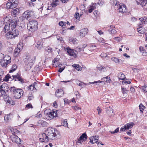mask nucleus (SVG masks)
<instances>
[{"label": "nucleus", "instance_id": "nucleus-57", "mask_svg": "<svg viewBox=\"0 0 147 147\" xmlns=\"http://www.w3.org/2000/svg\"><path fill=\"white\" fill-rule=\"evenodd\" d=\"M100 56L102 57H105L107 56V55L106 53H101L100 55Z\"/></svg>", "mask_w": 147, "mask_h": 147}, {"label": "nucleus", "instance_id": "nucleus-59", "mask_svg": "<svg viewBox=\"0 0 147 147\" xmlns=\"http://www.w3.org/2000/svg\"><path fill=\"white\" fill-rule=\"evenodd\" d=\"M59 26H62V27L64 28H65V26L63 25V22L60 21L59 22Z\"/></svg>", "mask_w": 147, "mask_h": 147}, {"label": "nucleus", "instance_id": "nucleus-35", "mask_svg": "<svg viewBox=\"0 0 147 147\" xmlns=\"http://www.w3.org/2000/svg\"><path fill=\"white\" fill-rule=\"evenodd\" d=\"M139 20L141 22L139 23V26L140 27H142L143 26V23L145 24V21L142 18H140Z\"/></svg>", "mask_w": 147, "mask_h": 147}, {"label": "nucleus", "instance_id": "nucleus-30", "mask_svg": "<svg viewBox=\"0 0 147 147\" xmlns=\"http://www.w3.org/2000/svg\"><path fill=\"white\" fill-rule=\"evenodd\" d=\"M37 84L36 82H34L31 85H30L29 87V89L31 91H33L34 89H36L35 86Z\"/></svg>", "mask_w": 147, "mask_h": 147}, {"label": "nucleus", "instance_id": "nucleus-52", "mask_svg": "<svg viewBox=\"0 0 147 147\" xmlns=\"http://www.w3.org/2000/svg\"><path fill=\"white\" fill-rule=\"evenodd\" d=\"M142 89L144 93H147V86H144L142 87Z\"/></svg>", "mask_w": 147, "mask_h": 147}, {"label": "nucleus", "instance_id": "nucleus-64", "mask_svg": "<svg viewBox=\"0 0 147 147\" xmlns=\"http://www.w3.org/2000/svg\"><path fill=\"white\" fill-rule=\"evenodd\" d=\"M44 122L42 120H39L38 121V123L39 125H42V123H44ZM45 123H46L45 122H44Z\"/></svg>", "mask_w": 147, "mask_h": 147}, {"label": "nucleus", "instance_id": "nucleus-28", "mask_svg": "<svg viewBox=\"0 0 147 147\" xmlns=\"http://www.w3.org/2000/svg\"><path fill=\"white\" fill-rule=\"evenodd\" d=\"M59 0H55L53 1L51 3V6L53 7H55L57 6L59 4Z\"/></svg>", "mask_w": 147, "mask_h": 147}, {"label": "nucleus", "instance_id": "nucleus-1", "mask_svg": "<svg viewBox=\"0 0 147 147\" xmlns=\"http://www.w3.org/2000/svg\"><path fill=\"white\" fill-rule=\"evenodd\" d=\"M3 22L5 24L3 31L6 32L9 30L15 29L17 24V21L15 20H11L9 16H6Z\"/></svg>", "mask_w": 147, "mask_h": 147}, {"label": "nucleus", "instance_id": "nucleus-23", "mask_svg": "<svg viewBox=\"0 0 147 147\" xmlns=\"http://www.w3.org/2000/svg\"><path fill=\"white\" fill-rule=\"evenodd\" d=\"M63 94L64 92L63 90L62 89H60L56 91L55 95L58 97H60L63 95Z\"/></svg>", "mask_w": 147, "mask_h": 147}, {"label": "nucleus", "instance_id": "nucleus-15", "mask_svg": "<svg viewBox=\"0 0 147 147\" xmlns=\"http://www.w3.org/2000/svg\"><path fill=\"white\" fill-rule=\"evenodd\" d=\"M87 138V136L85 133H84L80 137L76 142V144H81L84 141H85Z\"/></svg>", "mask_w": 147, "mask_h": 147}, {"label": "nucleus", "instance_id": "nucleus-4", "mask_svg": "<svg viewBox=\"0 0 147 147\" xmlns=\"http://www.w3.org/2000/svg\"><path fill=\"white\" fill-rule=\"evenodd\" d=\"M25 64L29 69H31L32 66L34 62V58L31 57L29 55H27L26 58L24 59Z\"/></svg>", "mask_w": 147, "mask_h": 147}, {"label": "nucleus", "instance_id": "nucleus-16", "mask_svg": "<svg viewBox=\"0 0 147 147\" xmlns=\"http://www.w3.org/2000/svg\"><path fill=\"white\" fill-rule=\"evenodd\" d=\"M99 139V136H92L90 138V142L94 144L97 143L98 146H99V142H98V140Z\"/></svg>", "mask_w": 147, "mask_h": 147}, {"label": "nucleus", "instance_id": "nucleus-44", "mask_svg": "<svg viewBox=\"0 0 147 147\" xmlns=\"http://www.w3.org/2000/svg\"><path fill=\"white\" fill-rule=\"evenodd\" d=\"M102 82V81H100V80L98 81H94L93 82H89V83L86 84L84 83L83 82V84H84V85H89L90 84H94L95 83H100Z\"/></svg>", "mask_w": 147, "mask_h": 147}, {"label": "nucleus", "instance_id": "nucleus-38", "mask_svg": "<svg viewBox=\"0 0 147 147\" xmlns=\"http://www.w3.org/2000/svg\"><path fill=\"white\" fill-rule=\"evenodd\" d=\"M90 48L89 50L90 51H94L96 49V46L93 44H91L90 45Z\"/></svg>", "mask_w": 147, "mask_h": 147}, {"label": "nucleus", "instance_id": "nucleus-58", "mask_svg": "<svg viewBox=\"0 0 147 147\" xmlns=\"http://www.w3.org/2000/svg\"><path fill=\"white\" fill-rule=\"evenodd\" d=\"M74 94H75L76 96L77 97H80V94L78 91L75 92H74Z\"/></svg>", "mask_w": 147, "mask_h": 147}, {"label": "nucleus", "instance_id": "nucleus-22", "mask_svg": "<svg viewBox=\"0 0 147 147\" xmlns=\"http://www.w3.org/2000/svg\"><path fill=\"white\" fill-rule=\"evenodd\" d=\"M43 43V40L40 39L37 42L36 45H35V47L38 49H40L42 47Z\"/></svg>", "mask_w": 147, "mask_h": 147}, {"label": "nucleus", "instance_id": "nucleus-2", "mask_svg": "<svg viewBox=\"0 0 147 147\" xmlns=\"http://www.w3.org/2000/svg\"><path fill=\"white\" fill-rule=\"evenodd\" d=\"M47 135L48 141L50 140H53L57 138L56 136L59 134V132L57 129H51L46 130Z\"/></svg>", "mask_w": 147, "mask_h": 147}, {"label": "nucleus", "instance_id": "nucleus-20", "mask_svg": "<svg viewBox=\"0 0 147 147\" xmlns=\"http://www.w3.org/2000/svg\"><path fill=\"white\" fill-rule=\"evenodd\" d=\"M88 32V29L86 28L82 29L80 31V35L81 37H84Z\"/></svg>", "mask_w": 147, "mask_h": 147}, {"label": "nucleus", "instance_id": "nucleus-63", "mask_svg": "<svg viewBox=\"0 0 147 147\" xmlns=\"http://www.w3.org/2000/svg\"><path fill=\"white\" fill-rule=\"evenodd\" d=\"M97 110L98 111V114H100L101 111V109L99 107H97Z\"/></svg>", "mask_w": 147, "mask_h": 147}, {"label": "nucleus", "instance_id": "nucleus-14", "mask_svg": "<svg viewBox=\"0 0 147 147\" xmlns=\"http://www.w3.org/2000/svg\"><path fill=\"white\" fill-rule=\"evenodd\" d=\"M118 7H116L119 10V12L121 13H124L127 11L126 6L122 3H120Z\"/></svg>", "mask_w": 147, "mask_h": 147}, {"label": "nucleus", "instance_id": "nucleus-62", "mask_svg": "<svg viewBox=\"0 0 147 147\" xmlns=\"http://www.w3.org/2000/svg\"><path fill=\"white\" fill-rule=\"evenodd\" d=\"M26 107L28 108V109H29L30 108H32V106L31 105V104L30 103H29V104L26 105Z\"/></svg>", "mask_w": 147, "mask_h": 147}, {"label": "nucleus", "instance_id": "nucleus-13", "mask_svg": "<svg viewBox=\"0 0 147 147\" xmlns=\"http://www.w3.org/2000/svg\"><path fill=\"white\" fill-rule=\"evenodd\" d=\"M33 15V12L32 11L27 10L25 11L23 14V17L24 18L28 20L31 18Z\"/></svg>", "mask_w": 147, "mask_h": 147}, {"label": "nucleus", "instance_id": "nucleus-33", "mask_svg": "<svg viewBox=\"0 0 147 147\" xmlns=\"http://www.w3.org/2000/svg\"><path fill=\"white\" fill-rule=\"evenodd\" d=\"M101 80L107 83L109 82L110 81H111L110 78L108 76L104 77L102 78Z\"/></svg>", "mask_w": 147, "mask_h": 147}, {"label": "nucleus", "instance_id": "nucleus-61", "mask_svg": "<svg viewBox=\"0 0 147 147\" xmlns=\"http://www.w3.org/2000/svg\"><path fill=\"white\" fill-rule=\"evenodd\" d=\"M4 57V55L2 53H0V61L3 60Z\"/></svg>", "mask_w": 147, "mask_h": 147}, {"label": "nucleus", "instance_id": "nucleus-8", "mask_svg": "<svg viewBox=\"0 0 147 147\" xmlns=\"http://www.w3.org/2000/svg\"><path fill=\"white\" fill-rule=\"evenodd\" d=\"M6 4V7L7 9H13L16 7L18 4L17 0H12Z\"/></svg>", "mask_w": 147, "mask_h": 147}, {"label": "nucleus", "instance_id": "nucleus-39", "mask_svg": "<svg viewBox=\"0 0 147 147\" xmlns=\"http://www.w3.org/2000/svg\"><path fill=\"white\" fill-rule=\"evenodd\" d=\"M112 60L115 62L116 63H119L120 61V60L115 57H113L111 58Z\"/></svg>", "mask_w": 147, "mask_h": 147}, {"label": "nucleus", "instance_id": "nucleus-51", "mask_svg": "<svg viewBox=\"0 0 147 147\" xmlns=\"http://www.w3.org/2000/svg\"><path fill=\"white\" fill-rule=\"evenodd\" d=\"M119 131V127L116 128L114 131H110L109 132L111 134H114L118 132Z\"/></svg>", "mask_w": 147, "mask_h": 147}, {"label": "nucleus", "instance_id": "nucleus-45", "mask_svg": "<svg viewBox=\"0 0 147 147\" xmlns=\"http://www.w3.org/2000/svg\"><path fill=\"white\" fill-rule=\"evenodd\" d=\"M11 78V77L10 75L8 74L5 76V78L3 79V81H8L9 79Z\"/></svg>", "mask_w": 147, "mask_h": 147}, {"label": "nucleus", "instance_id": "nucleus-9", "mask_svg": "<svg viewBox=\"0 0 147 147\" xmlns=\"http://www.w3.org/2000/svg\"><path fill=\"white\" fill-rule=\"evenodd\" d=\"M39 138L40 140L42 142H47L48 141L47 135L46 133V131L45 133H41L39 134Z\"/></svg>", "mask_w": 147, "mask_h": 147}, {"label": "nucleus", "instance_id": "nucleus-12", "mask_svg": "<svg viewBox=\"0 0 147 147\" xmlns=\"http://www.w3.org/2000/svg\"><path fill=\"white\" fill-rule=\"evenodd\" d=\"M65 50L67 52L69 55L73 56L74 57H76L77 52H78L76 50L75 51L74 50L71 49L69 48H66Z\"/></svg>", "mask_w": 147, "mask_h": 147}, {"label": "nucleus", "instance_id": "nucleus-6", "mask_svg": "<svg viewBox=\"0 0 147 147\" xmlns=\"http://www.w3.org/2000/svg\"><path fill=\"white\" fill-rule=\"evenodd\" d=\"M19 32L18 30L12 29L11 31L7 33L5 35L6 38L8 39H11L15 38V37L18 35Z\"/></svg>", "mask_w": 147, "mask_h": 147}, {"label": "nucleus", "instance_id": "nucleus-3", "mask_svg": "<svg viewBox=\"0 0 147 147\" xmlns=\"http://www.w3.org/2000/svg\"><path fill=\"white\" fill-rule=\"evenodd\" d=\"M10 90L11 92H13V96L16 99L20 98L24 93L22 89L17 88L14 87L10 88Z\"/></svg>", "mask_w": 147, "mask_h": 147}, {"label": "nucleus", "instance_id": "nucleus-42", "mask_svg": "<svg viewBox=\"0 0 147 147\" xmlns=\"http://www.w3.org/2000/svg\"><path fill=\"white\" fill-rule=\"evenodd\" d=\"M108 31L111 32V34H115L117 32V31L115 29H112L111 28L109 29Z\"/></svg>", "mask_w": 147, "mask_h": 147}, {"label": "nucleus", "instance_id": "nucleus-18", "mask_svg": "<svg viewBox=\"0 0 147 147\" xmlns=\"http://www.w3.org/2000/svg\"><path fill=\"white\" fill-rule=\"evenodd\" d=\"M6 84H3L1 85L0 86V96H3V95H5V94L6 93L5 91V89L3 88H5V87L6 86Z\"/></svg>", "mask_w": 147, "mask_h": 147}, {"label": "nucleus", "instance_id": "nucleus-37", "mask_svg": "<svg viewBox=\"0 0 147 147\" xmlns=\"http://www.w3.org/2000/svg\"><path fill=\"white\" fill-rule=\"evenodd\" d=\"M96 8V4L94 3L92 6H90V8L89 10V13H91Z\"/></svg>", "mask_w": 147, "mask_h": 147}, {"label": "nucleus", "instance_id": "nucleus-53", "mask_svg": "<svg viewBox=\"0 0 147 147\" xmlns=\"http://www.w3.org/2000/svg\"><path fill=\"white\" fill-rule=\"evenodd\" d=\"M131 83V80H129L128 81H123L122 83L123 84H129Z\"/></svg>", "mask_w": 147, "mask_h": 147}, {"label": "nucleus", "instance_id": "nucleus-29", "mask_svg": "<svg viewBox=\"0 0 147 147\" xmlns=\"http://www.w3.org/2000/svg\"><path fill=\"white\" fill-rule=\"evenodd\" d=\"M3 59L7 61V63H10L11 61V57L9 55H6L5 56H4V57L3 58Z\"/></svg>", "mask_w": 147, "mask_h": 147}, {"label": "nucleus", "instance_id": "nucleus-49", "mask_svg": "<svg viewBox=\"0 0 147 147\" xmlns=\"http://www.w3.org/2000/svg\"><path fill=\"white\" fill-rule=\"evenodd\" d=\"M139 107L140 111L142 112H143V111L144 110V108L145 107L141 104L139 106Z\"/></svg>", "mask_w": 147, "mask_h": 147}, {"label": "nucleus", "instance_id": "nucleus-60", "mask_svg": "<svg viewBox=\"0 0 147 147\" xmlns=\"http://www.w3.org/2000/svg\"><path fill=\"white\" fill-rule=\"evenodd\" d=\"M73 107L74 110H78L81 109V108L78 106H75Z\"/></svg>", "mask_w": 147, "mask_h": 147}, {"label": "nucleus", "instance_id": "nucleus-36", "mask_svg": "<svg viewBox=\"0 0 147 147\" xmlns=\"http://www.w3.org/2000/svg\"><path fill=\"white\" fill-rule=\"evenodd\" d=\"M69 41L75 44H77L78 42V40L76 38H70Z\"/></svg>", "mask_w": 147, "mask_h": 147}, {"label": "nucleus", "instance_id": "nucleus-40", "mask_svg": "<svg viewBox=\"0 0 147 147\" xmlns=\"http://www.w3.org/2000/svg\"><path fill=\"white\" fill-rule=\"evenodd\" d=\"M72 66L78 71H80L81 70V68L80 66L79 65L74 64Z\"/></svg>", "mask_w": 147, "mask_h": 147}, {"label": "nucleus", "instance_id": "nucleus-34", "mask_svg": "<svg viewBox=\"0 0 147 147\" xmlns=\"http://www.w3.org/2000/svg\"><path fill=\"white\" fill-rule=\"evenodd\" d=\"M139 3L142 6H144L147 3V0H139Z\"/></svg>", "mask_w": 147, "mask_h": 147}, {"label": "nucleus", "instance_id": "nucleus-5", "mask_svg": "<svg viewBox=\"0 0 147 147\" xmlns=\"http://www.w3.org/2000/svg\"><path fill=\"white\" fill-rule=\"evenodd\" d=\"M38 23L35 20H32L27 24V29L31 32H34L38 29Z\"/></svg>", "mask_w": 147, "mask_h": 147}, {"label": "nucleus", "instance_id": "nucleus-21", "mask_svg": "<svg viewBox=\"0 0 147 147\" xmlns=\"http://www.w3.org/2000/svg\"><path fill=\"white\" fill-rule=\"evenodd\" d=\"M87 46V44H85L82 45H80L77 47L76 48V49L78 52H80L81 51H84V48Z\"/></svg>", "mask_w": 147, "mask_h": 147}, {"label": "nucleus", "instance_id": "nucleus-48", "mask_svg": "<svg viewBox=\"0 0 147 147\" xmlns=\"http://www.w3.org/2000/svg\"><path fill=\"white\" fill-rule=\"evenodd\" d=\"M7 102L11 105H14L15 104V102L11 99H9Z\"/></svg>", "mask_w": 147, "mask_h": 147}, {"label": "nucleus", "instance_id": "nucleus-31", "mask_svg": "<svg viewBox=\"0 0 147 147\" xmlns=\"http://www.w3.org/2000/svg\"><path fill=\"white\" fill-rule=\"evenodd\" d=\"M118 77L119 80H123L125 78V75L122 73H119L118 74Z\"/></svg>", "mask_w": 147, "mask_h": 147}, {"label": "nucleus", "instance_id": "nucleus-32", "mask_svg": "<svg viewBox=\"0 0 147 147\" xmlns=\"http://www.w3.org/2000/svg\"><path fill=\"white\" fill-rule=\"evenodd\" d=\"M138 32L140 34H142L145 32V29L142 27H140L137 28Z\"/></svg>", "mask_w": 147, "mask_h": 147}, {"label": "nucleus", "instance_id": "nucleus-43", "mask_svg": "<svg viewBox=\"0 0 147 147\" xmlns=\"http://www.w3.org/2000/svg\"><path fill=\"white\" fill-rule=\"evenodd\" d=\"M17 67V66L15 65H13L11 68V69L9 71V73H11L15 71Z\"/></svg>", "mask_w": 147, "mask_h": 147}, {"label": "nucleus", "instance_id": "nucleus-47", "mask_svg": "<svg viewBox=\"0 0 147 147\" xmlns=\"http://www.w3.org/2000/svg\"><path fill=\"white\" fill-rule=\"evenodd\" d=\"M62 124L64 126H65L66 127H68V123L67 119H65L63 122Z\"/></svg>", "mask_w": 147, "mask_h": 147}, {"label": "nucleus", "instance_id": "nucleus-11", "mask_svg": "<svg viewBox=\"0 0 147 147\" xmlns=\"http://www.w3.org/2000/svg\"><path fill=\"white\" fill-rule=\"evenodd\" d=\"M134 125V124L133 122L127 123L124 125L123 127H121L120 129V131H125L126 130L131 128Z\"/></svg>", "mask_w": 147, "mask_h": 147}, {"label": "nucleus", "instance_id": "nucleus-26", "mask_svg": "<svg viewBox=\"0 0 147 147\" xmlns=\"http://www.w3.org/2000/svg\"><path fill=\"white\" fill-rule=\"evenodd\" d=\"M20 13V10L18 8L13 9L11 13V14L14 16H16L18 15Z\"/></svg>", "mask_w": 147, "mask_h": 147}, {"label": "nucleus", "instance_id": "nucleus-24", "mask_svg": "<svg viewBox=\"0 0 147 147\" xmlns=\"http://www.w3.org/2000/svg\"><path fill=\"white\" fill-rule=\"evenodd\" d=\"M107 112L109 116L111 117L113 115V110L110 106L107 107Z\"/></svg>", "mask_w": 147, "mask_h": 147}, {"label": "nucleus", "instance_id": "nucleus-17", "mask_svg": "<svg viewBox=\"0 0 147 147\" xmlns=\"http://www.w3.org/2000/svg\"><path fill=\"white\" fill-rule=\"evenodd\" d=\"M12 77V80H14L15 81L18 80L22 82H23V79L20 77L18 73H17L15 75H13Z\"/></svg>", "mask_w": 147, "mask_h": 147}, {"label": "nucleus", "instance_id": "nucleus-27", "mask_svg": "<svg viewBox=\"0 0 147 147\" xmlns=\"http://www.w3.org/2000/svg\"><path fill=\"white\" fill-rule=\"evenodd\" d=\"M110 3L112 4L115 5L117 7H118V5H120L119 2L117 0H110Z\"/></svg>", "mask_w": 147, "mask_h": 147}, {"label": "nucleus", "instance_id": "nucleus-19", "mask_svg": "<svg viewBox=\"0 0 147 147\" xmlns=\"http://www.w3.org/2000/svg\"><path fill=\"white\" fill-rule=\"evenodd\" d=\"M13 117L12 114H9L4 117V120L6 122H8L11 120Z\"/></svg>", "mask_w": 147, "mask_h": 147}, {"label": "nucleus", "instance_id": "nucleus-50", "mask_svg": "<svg viewBox=\"0 0 147 147\" xmlns=\"http://www.w3.org/2000/svg\"><path fill=\"white\" fill-rule=\"evenodd\" d=\"M45 49V50L48 52H50L52 51V48L49 46L46 47Z\"/></svg>", "mask_w": 147, "mask_h": 147}, {"label": "nucleus", "instance_id": "nucleus-46", "mask_svg": "<svg viewBox=\"0 0 147 147\" xmlns=\"http://www.w3.org/2000/svg\"><path fill=\"white\" fill-rule=\"evenodd\" d=\"M34 96L32 94V93H30L29 94L28 96V99L30 100H32L34 98Z\"/></svg>", "mask_w": 147, "mask_h": 147}, {"label": "nucleus", "instance_id": "nucleus-41", "mask_svg": "<svg viewBox=\"0 0 147 147\" xmlns=\"http://www.w3.org/2000/svg\"><path fill=\"white\" fill-rule=\"evenodd\" d=\"M20 52V49L18 48H16L14 50V53L15 55L17 56Z\"/></svg>", "mask_w": 147, "mask_h": 147}, {"label": "nucleus", "instance_id": "nucleus-55", "mask_svg": "<svg viewBox=\"0 0 147 147\" xmlns=\"http://www.w3.org/2000/svg\"><path fill=\"white\" fill-rule=\"evenodd\" d=\"M75 15L76 19L78 20H79L80 19V18L79 16V13L77 12L76 13Z\"/></svg>", "mask_w": 147, "mask_h": 147}, {"label": "nucleus", "instance_id": "nucleus-54", "mask_svg": "<svg viewBox=\"0 0 147 147\" xmlns=\"http://www.w3.org/2000/svg\"><path fill=\"white\" fill-rule=\"evenodd\" d=\"M98 68L101 71H102L103 70L104 71V70H106V69L105 67L102 66H100L99 67H98Z\"/></svg>", "mask_w": 147, "mask_h": 147}, {"label": "nucleus", "instance_id": "nucleus-25", "mask_svg": "<svg viewBox=\"0 0 147 147\" xmlns=\"http://www.w3.org/2000/svg\"><path fill=\"white\" fill-rule=\"evenodd\" d=\"M7 61H5L3 59L1 60L0 61V63L1 65L3 67H7V65L10 63H7Z\"/></svg>", "mask_w": 147, "mask_h": 147}, {"label": "nucleus", "instance_id": "nucleus-7", "mask_svg": "<svg viewBox=\"0 0 147 147\" xmlns=\"http://www.w3.org/2000/svg\"><path fill=\"white\" fill-rule=\"evenodd\" d=\"M57 111L56 110L51 111L49 109H47L44 111V113L48 119H51L58 116Z\"/></svg>", "mask_w": 147, "mask_h": 147}, {"label": "nucleus", "instance_id": "nucleus-56", "mask_svg": "<svg viewBox=\"0 0 147 147\" xmlns=\"http://www.w3.org/2000/svg\"><path fill=\"white\" fill-rule=\"evenodd\" d=\"M3 98L4 99V100L5 101H7V102L9 100L8 98V96L6 95H5L4 96Z\"/></svg>", "mask_w": 147, "mask_h": 147}, {"label": "nucleus", "instance_id": "nucleus-10", "mask_svg": "<svg viewBox=\"0 0 147 147\" xmlns=\"http://www.w3.org/2000/svg\"><path fill=\"white\" fill-rule=\"evenodd\" d=\"M11 139L12 141L17 144H21V142H23L20 138H18L17 136L15 135L14 134L12 133V135L11 136Z\"/></svg>", "mask_w": 147, "mask_h": 147}]
</instances>
